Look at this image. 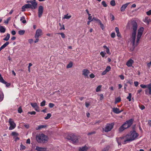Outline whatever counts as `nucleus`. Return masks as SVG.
Instances as JSON below:
<instances>
[{
  "label": "nucleus",
  "instance_id": "43",
  "mask_svg": "<svg viewBox=\"0 0 151 151\" xmlns=\"http://www.w3.org/2000/svg\"><path fill=\"white\" fill-rule=\"evenodd\" d=\"M100 54L103 58H104L105 56V55L106 54V53H104L103 51H102L100 53Z\"/></svg>",
  "mask_w": 151,
  "mask_h": 151
},
{
  "label": "nucleus",
  "instance_id": "1",
  "mask_svg": "<svg viewBox=\"0 0 151 151\" xmlns=\"http://www.w3.org/2000/svg\"><path fill=\"white\" fill-rule=\"evenodd\" d=\"M138 135V134L134 130L130 132L129 134L125 136V139L123 143V144H125L127 142L135 140Z\"/></svg>",
  "mask_w": 151,
  "mask_h": 151
},
{
  "label": "nucleus",
  "instance_id": "24",
  "mask_svg": "<svg viewBox=\"0 0 151 151\" xmlns=\"http://www.w3.org/2000/svg\"><path fill=\"white\" fill-rule=\"evenodd\" d=\"M46 127V126L45 125H40L39 126L37 127L36 128V129L37 130H39L40 129L45 128Z\"/></svg>",
  "mask_w": 151,
  "mask_h": 151
},
{
  "label": "nucleus",
  "instance_id": "61",
  "mask_svg": "<svg viewBox=\"0 0 151 151\" xmlns=\"http://www.w3.org/2000/svg\"><path fill=\"white\" fill-rule=\"evenodd\" d=\"M88 19L89 21H92L93 20V19H92V17L91 16H89L88 17Z\"/></svg>",
  "mask_w": 151,
  "mask_h": 151
},
{
  "label": "nucleus",
  "instance_id": "64",
  "mask_svg": "<svg viewBox=\"0 0 151 151\" xmlns=\"http://www.w3.org/2000/svg\"><path fill=\"white\" fill-rule=\"evenodd\" d=\"M149 90H151V84H149L147 87Z\"/></svg>",
  "mask_w": 151,
  "mask_h": 151
},
{
  "label": "nucleus",
  "instance_id": "60",
  "mask_svg": "<svg viewBox=\"0 0 151 151\" xmlns=\"http://www.w3.org/2000/svg\"><path fill=\"white\" fill-rule=\"evenodd\" d=\"M34 109L37 112H39L40 111L39 107L38 106Z\"/></svg>",
  "mask_w": 151,
  "mask_h": 151
},
{
  "label": "nucleus",
  "instance_id": "45",
  "mask_svg": "<svg viewBox=\"0 0 151 151\" xmlns=\"http://www.w3.org/2000/svg\"><path fill=\"white\" fill-rule=\"evenodd\" d=\"M111 67L110 66H108L106 67L105 70L107 72H108L111 69Z\"/></svg>",
  "mask_w": 151,
  "mask_h": 151
},
{
  "label": "nucleus",
  "instance_id": "5",
  "mask_svg": "<svg viewBox=\"0 0 151 151\" xmlns=\"http://www.w3.org/2000/svg\"><path fill=\"white\" fill-rule=\"evenodd\" d=\"M114 123L107 124L104 128H103V131L108 132L110 131L113 128L114 125Z\"/></svg>",
  "mask_w": 151,
  "mask_h": 151
},
{
  "label": "nucleus",
  "instance_id": "17",
  "mask_svg": "<svg viewBox=\"0 0 151 151\" xmlns=\"http://www.w3.org/2000/svg\"><path fill=\"white\" fill-rule=\"evenodd\" d=\"M129 3H127L122 5L120 9L121 11H124Z\"/></svg>",
  "mask_w": 151,
  "mask_h": 151
},
{
  "label": "nucleus",
  "instance_id": "42",
  "mask_svg": "<svg viewBox=\"0 0 151 151\" xmlns=\"http://www.w3.org/2000/svg\"><path fill=\"white\" fill-rule=\"evenodd\" d=\"M9 44V42H6L2 46L3 47L5 48L7 45H8Z\"/></svg>",
  "mask_w": 151,
  "mask_h": 151
},
{
  "label": "nucleus",
  "instance_id": "22",
  "mask_svg": "<svg viewBox=\"0 0 151 151\" xmlns=\"http://www.w3.org/2000/svg\"><path fill=\"white\" fill-rule=\"evenodd\" d=\"M98 23L100 25V27L101 28L102 30H104V29L105 27L104 24L102 23L100 20H98Z\"/></svg>",
  "mask_w": 151,
  "mask_h": 151
},
{
  "label": "nucleus",
  "instance_id": "55",
  "mask_svg": "<svg viewBox=\"0 0 151 151\" xmlns=\"http://www.w3.org/2000/svg\"><path fill=\"white\" fill-rule=\"evenodd\" d=\"M109 149V147L108 146L104 148L103 151H107V150H108Z\"/></svg>",
  "mask_w": 151,
  "mask_h": 151
},
{
  "label": "nucleus",
  "instance_id": "37",
  "mask_svg": "<svg viewBox=\"0 0 151 151\" xmlns=\"http://www.w3.org/2000/svg\"><path fill=\"white\" fill-rule=\"evenodd\" d=\"M101 4L104 7H106L107 6V5L106 3V2L104 1H102Z\"/></svg>",
  "mask_w": 151,
  "mask_h": 151
},
{
  "label": "nucleus",
  "instance_id": "29",
  "mask_svg": "<svg viewBox=\"0 0 151 151\" xmlns=\"http://www.w3.org/2000/svg\"><path fill=\"white\" fill-rule=\"evenodd\" d=\"M71 15H68V14H67L65 15L64 16V17H63V18L68 19H70V18H71Z\"/></svg>",
  "mask_w": 151,
  "mask_h": 151
},
{
  "label": "nucleus",
  "instance_id": "63",
  "mask_svg": "<svg viewBox=\"0 0 151 151\" xmlns=\"http://www.w3.org/2000/svg\"><path fill=\"white\" fill-rule=\"evenodd\" d=\"M85 105L86 107H88L90 105V104L86 102L85 103Z\"/></svg>",
  "mask_w": 151,
  "mask_h": 151
},
{
  "label": "nucleus",
  "instance_id": "28",
  "mask_svg": "<svg viewBox=\"0 0 151 151\" xmlns=\"http://www.w3.org/2000/svg\"><path fill=\"white\" fill-rule=\"evenodd\" d=\"M102 87L101 85H99L96 88V91L97 92H98L100 91L101 90V88Z\"/></svg>",
  "mask_w": 151,
  "mask_h": 151
},
{
  "label": "nucleus",
  "instance_id": "12",
  "mask_svg": "<svg viewBox=\"0 0 151 151\" xmlns=\"http://www.w3.org/2000/svg\"><path fill=\"white\" fill-rule=\"evenodd\" d=\"M90 73V71L88 69H84L82 70V74L85 78H88V74Z\"/></svg>",
  "mask_w": 151,
  "mask_h": 151
},
{
  "label": "nucleus",
  "instance_id": "58",
  "mask_svg": "<svg viewBox=\"0 0 151 151\" xmlns=\"http://www.w3.org/2000/svg\"><path fill=\"white\" fill-rule=\"evenodd\" d=\"M134 83L135 86L136 87H137L139 83L137 81H134Z\"/></svg>",
  "mask_w": 151,
  "mask_h": 151
},
{
  "label": "nucleus",
  "instance_id": "3",
  "mask_svg": "<svg viewBox=\"0 0 151 151\" xmlns=\"http://www.w3.org/2000/svg\"><path fill=\"white\" fill-rule=\"evenodd\" d=\"M133 120L130 119L125 122L119 129L120 132H122L125 129L130 127L133 123Z\"/></svg>",
  "mask_w": 151,
  "mask_h": 151
},
{
  "label": "nucleus",
  "instance_id": "50",
  "mask_svg": "<svg viewBox=\"0 0 151 151\" xmlns=\"http://www.w3.org/2000/svg\"><path fill=\"white\" fill-rule=\"evenodd\" d=\"M116 35L114 32H113L111 33V37L112 38H114L115 37Z\"/></svg>",
  "mask_w": 151,
  "mask_h": 151
},
{
  "label": "nucleus",
  "instance_id": "18",
  "mask_svg": "<svg viewBox=\"0 0 151 151\" xmlns=\"http://www.w3.org/2000/svg\"><path fill=\"white\" fill-rule=\"evenodd\" d=\"M35 149L38 151H46L47 150V148L45 147H41L38 146H37Z\"/></svg>",
  "mask_w": 151,
  "mask_h": 151
},
{
  "label": "nucleus",
  "instance_id": "49",
  "mask_svg": "<svg viewBox=\"0 0 151 151\" xmlns=\"http://www.w3.org/2000/svg\"><path fill=\"white\" fill-rule=\"evenodd\" d=\"M146 14L147 15L150 16L151 15V10H149L148 11L146 12Z\"/></svg>",
  "mask_w": 151,
  "mask_h": 151
},
{
  "label": "nucleus",
  "instance_id": "23",
  "mask_svg": "<svg viewBox=\"0 0 151 151\" xmlns=\"http://www.w3.org/2000/svg\"><path fill=\"white\" fill-rule=\"evenodd\" d=\"M20 20L23 24L25 23L26 22V20L24 16H22L21 17Z\"/></svg>",
  "mask_w": 151,
  "mask_h": 151
},
{
  "label": "nucleus",
  "instance_id": "40",
  "mask_svg": "<svg viewBox=\"0 0 151 151\" xmlns=\"http://www.w3.org/2000/svg\"><path fill=\"white\" fill-rule=\"evenodd\" d=\"M22 111H23L21 107H19L18 109V112L19 113H21L22 112Z\"/></svg>",
  "mask_w": 151,
  "mask_h": 151
},
{
  "label": "nucleus",
  "instance_id": "41",
  "mask_svg": "<svg viewBox=\"0 0 151 151\" xmlns=\"http://www.w3.org/2000/svg\"><path fill=\"white\" fill-rule=\"evenodd\" d=\"M45 103L46 101L45 100L43 101L41 103L40 106H45Z\"/></svg>",
  "mask_w": 151,
  "mask_h": 151
},
{
  "label": "nucleus",
  "instance_id": "54",
  "mask_svg": "<svg viewBox=\"0 0 151 151\" xmlns=\"http://www.w3.org/2000/svg\"><path fill=\"white\" fill-rule=\"evenodd\" d=\"M4 84L6 85V87H9L10 85V83H7L6 81H5V83H4Z\"/></svg>",
  "mask_w": 151,
  "mask_h": 151
},
{
  "label": "nucleus",
  "instance_id": "20",
  "mask_svg": "<svg viewBox=\"0 0 151 151\" xmlns=\"http://www.w3.org/2000/svg\"><path fill=\"white\" fill-rule=\"evenodd\" d=\"M6 29L5 27L3 26L0 25V32L1 33H4L5 32Z\"/></svg>",
  "mask_w": 151,
  "mask_h": 151
},
{
  "label": "nucleus",
  "instance_id": "30",
  "mask_svg": "<svg viewBox=\"0 0 151 151\" xmlns=\"http://www.w3.org/2000/svg\"><path fill=\"white\" fill-rule=\"evenodd\" d=\"M30 104L31 106L34 108L38 106L36 103H31Z\"/></svg>",
  "mask_w": 151,
  "mask_h": 151
},
{
  "label": "nucleus",
  "instance_id": "62",
  "mask_svg": "<svg viewBox=\"0 0 151 151\" xmlns=\"http://www.w3.org/2000/svg\"><path fill=\"white\" fill-rule=\"evenodd\" d=\"M111 21H112L114 20V16L113 15L111 14Z\"/></svg>",
  "mask_w": 151,
  "mask_h": 151
},
{
  "label": "nucleus",
  "instance_id": "13",
  "mask_svg": "<svg viewBox=\"0 0 151 151\" xmlns=\"http://www.w3.org/2000/svg\"><path fill=\"white\" fill-rule=\"evenodd\" d=\"M42 35V30L40 29H37L36 31V34L35 35V38H38L39 37Z\"/></svg>",
  "mask_w": 151,
  "mask_h": 151
},
{
  "label": "nucleus",
  "instance_id": "34",
  "mask_svg": "<svg viewBox=\"0 0 151 151\" xmlns=\"http://www.w3.org/2000/svg\"><path fill=\"white\" fill-rule=\"evenodd\" d=\"M0 82L3 83H5V81L4 80L1 75L0 76Z\"/></svg>",
  "mask_w": 151,
  "mask_h": 151
},
{
  "label": "nucleus",
  "instance_id": "35",
  "mask_svg": "<svg viewBox=\"0 0 151 151\" xmlns=\"http://www.w3.org/2000/svg\"><path fill=\"white\" fill-rule=\"evenodd\" d=\"M110 4L112 6H114L116 4L115 1L114 0H111L110 1Z\"/></svg>",
  "mask_w": 151,
  "mask_h": 151
},
{
  "label": "nucleus",
  "instance_id": "14",
  "mask_svg": "<svg viewBox=\"0 0 151 151\" xmlns=\"http://www.w3.org/2000/svg\"><path fill=\"white\" fill-rule=\"evenodd\" d=\"M31 9V4H28L23 6L22 8V11L24 12L26 11V9Z\"/></svg>",
  "mask_w": 151,
  "mask_h": 151
},
{
  "label": "nucleus",
  "instance_id": "44",
  "mask_svg": "<svg viewBox=\"0 0 151 151\" xmlns=\"http://www.w3.org/2000/svg\"><path fill=\"white\" fill-rule=\"evenodd\" d=\"M54 106V104L53 103H50L49 104V106L50 108H52Z\"/></svg>",
  "mask_w": 151,
  "mask_h": 151
},
{
  "label": "nucleus",
  "instance_id": "32",
  "mask_svg": "<svg viewBox=\"0 0 151 151\" xmlns=\"http://www.w3.org/2000/svg\"><path fill=\"white\" fill-rule=\"evenodd\" d=\"M73 63L72 62H70V63L67 66V68H70L72 67L73 66Z\"/></svg>",
  "mask_w": 151,
  "mask_h": 151
},
{
  "label": "nucleus",
  "instance_id": "53",
  "mask_svg": "<svg viewBox=\"0 0 151 151\" xmlns=\"http://www.w3.org/2000/svg\"><path fill=\"white\" fill-rule=\"evenodd\" d=\"M93 73H91L89 75V77L92 78H93L95 77Z\"/></svg>",
  "mask_w": 151,
  "mask_h": 151
},
{
  "label": "nucleus",
  "instance_id": "52",
  "mask_svg": "<svg viewBox=\"0 0 151 151\" xmlns=\"http://www.w3.org/2000/svg\"><path fill=\"white\" fill-rule=\"evenodd\" d=\"M106 53L108 54H110V51H109V48L108 47V48H106Z\"/></svg>",
  "mask_w": 151,
  "mask_h": 151
},
{
  "label": "nucleus",
  "instance_id": "9",
  "mask_svg": "<svg viewBox=\"0 0 151 151\" xmlns=\"http://www.w3.org/2000/svg\"><path fill=\"white\" fill-rule=\"evenodd\" d=\"M31 9H36L37 6L38 4L36 1V0H31Z\"/></svg>",
  "mask_w": 151,
  "mask_h": 151
},
{
  "label": "nucleus",
  "instance_id": "36",
  "mask_svg": "<svg viewBox=\"0 0 151 151\" xmlns=\"http://www.w3.org/2000/svg\"><path fill=\"white\" fill-rule=\"evenodd\" d=\"M10 19L11 18L10 17H9L6 20L4 21V23L6 24H8L10 20Z\"/></svg>",
  "mask_w": 151,
  "mask_h": 151
},
{
  "label": "nucleus",
  "instance_id": "48",
  "mask_svg": "<svg viewBox=\"0 0 151 151\" xmlns=\"http://www.w3.org/2000/svg\"><path fill=\"white\" fill-rule=\"evenodd\" d=\"M28 113L31 115H35L36 114V112L35 111H32V112H29Z\"/></svg>",
  "mask_w": 151,
  "mask_h": 151
},
{
  "label": "nucleus",
  "instance_id": "7",
  "mask_svg": "<svg viewBox=\"0 0 151 151\" xmlns=\"http://www.w3.org/2000/svg\"><path fill=\"white\" fill-rule=\"evenodd\" d=\"M67 139L71 140L73 143L78 142L77 137L73 134H70L67 137Z\"/></svg>",
  "mask_w": 151,
  "mask_h": 151
},
{
  "label": "nucleus",
  "instance_id": "2",
  "mask_svg": "<svg viewBox=\"0 0 151 151\" xmlns=\"http://www.w3.org/2000/svg\"><path fill=\"white\" fill-rule=\"evenodd\" d=\"M133 32L132 33L131 41L133 45H135L136 31L137 28V25L136 22L133 21L132 22Z\"/></svg>",
  "mask_w": 151,
  "mask_h": 151
},
{
  "label": "nucleus",
  "instance_id": "47",
  "mask_svg": "<svg viewBox=\"0 0 151 151\" xmlns=\"http://www.w3.org/2000/svg\"><path fill=\"white\" fill-rule=\"evenodd\" d=\"M139 108L142 110H143L145 109V106L143 105L139 106Z\"/></svg>",
  "mask_w": 151,
  "mask_h": 151
},
{
  "label": "nucleus",
  "instance_id": "8",
  "mask_svg": "<svg viewBox=\"0 0 151 151\" xmlns=\"http://www.w3.org/2000/svg\"><path fill=\"white\" fill-rule=\"evenodd\" d=\"M8 122L10 125V126L9 127V130H12L14 129L16 127V124L13 120L10 118L9 119Z\"/></svg>",
  "mask_w": 151,
  "mask_h": 151
},
{
  "label": "nucleus",
  "instance_id": "26",
  "mask_svg": "<svg viewBox=\"0 0 151 151\" xmlns=\"http://www.w3.org/2000/svg\"><path fill=\"white\" fill-rule=\"evenodd\" d=\"M121 101V99L120 97H118L117 98H116L115 99V103L116 104L119 102H120Z\"/></svg>",
  "mask_w": 151,
  "mask_h": 151
},
{
  "label": "nucleus",
  "instance_id": "38",
  "mask_svg": "<svg viewBox=\"0 0 151 151\" xmlns=\"http://www.w3.org/2000/svg\"><path fill=\"white\" fill-rule=\"evenodd\" d=\"M25 148L26 147L22 144L20 145V150H25Z\"/></svg>",
  "mask_w": 151,
  "mask_h": 151
},
{
  "label": "nucleus",
  "instance_id": "33",
  "mask_svg": "<svg viewBox=\"0 0 151 151\" xmlns=\"http://www.w3.org/2000/svg\"><path fill=\"white\" fill-rule=\"evenodd\" d=\"M51 116V114L50 113L47 114V116L45 118V119H49Z\"/></svg>",
  "mask_w": 151,
  "mask_h": 151
},
{
  "label": "nucleus",
  "instance_id": "31",
  "mask_svg": "<svg viewBox=\"0 0 151 151\" xmlns=\"http://www.w3.org/2000/svg\"><path fill=\"white\" fill-rule=\"evenodd\" d=\"M25 31L24 30H19L18 32L19 34L20 35H23L25 33Z\"/></svg>",
  "mask_w": 151,
  "mask_h": 151
},
{
  "label": "nucleus",
  "instance_id": "25",
  "mask_svg": "<svg viewBox=\"0 0 151 151\" xmlns=\"http://www.w3.org/2000/svg\"><path fill=\"white\" fill-rule=\"evenodd\" d=\"M10 34L9 33L7 34L6 36L3 39V40L5 41H7L10 38Z\"/></svg>",
  "mask_w": 151,
  "mask_h": 151
},
{
  "label": "nucleus",
  "instance_id": "27",
  "mask_svg": "<svg viewBox=\"0 0 151 151\" xmlns=\"http://www.w3.org/2000/svg\"><path fill=\"white\" fill-rule=\"evenodd\" d=\"M132 98V94L130 93H129V96L127 97V99H128L129 101H131Z\"/></svg>",
  "mask_w": 151,
  "mask_h": 151
},
{
  "label": "nucleus",
  "instance_id": "57",
  "mask_svg": "<svg viewBox=\"0 0 151 151\" xmlns=\"http://www.w3.org/2000/svg\"><path fill=\"white\" fill-rule=\"evenodd\" d=\"M95 133L96 132H95V131H93V132H90L88 133V135H91V134H95Z\"/></svg>",
  "mask_w": 151,
  "mask_h": 151
},
{
  "label": "nucleus",
  "instance_id": "19",
  "mask_svg": "<svg viewBox=\"0 0 151 151\" xmlns=\"http://www.w3.org/2000/svg\"><path fill=\"white\" fill-rule=\"evenodd\" d=\"M88 148L86 146H85L79 148V151H86L88 149Z\"/></svg>",
  "mask_w": 151,
  "mask_h": 151
},
{
  "label": "nucleus",
  "instance_id": "4",
  "mask_svg": "<svg viewBox=\"0 0 151 151\" xmlns=\"http://www.w3.org/2000/svg\"><path fill=\"white\" fill-rule=\"evenodd\" d=\"M47 137L43 134H39L36 136V140L39 143H44L47 140Z\"/></svg>",
  "mask_w": 151,
  "mask_h": 151
},
{
  "label": "nucleus",
  "instance_id": "56",
  "mask_svg": "<svg viewBox=\"0 0 151 151\" xmlns=\"http://www.w3.org/2000/svg\"><path fill=\"white\" fill-rule=\"evenodd\" d=\"M100 100H102L104 99V96L103 94H101L100 95Z\"/></svg>",
  "mask_w": 151,
  "mask_h": 151
},
{
  "label": "nucleus",
  "instance_id": "39",
  "mask_svg": "<svg viewBox=\"0 0 151 151\" xmlns=\"http://www.w3.org/2000/svg\"><path fill=\"white\" fill-rule=\"evenodd\" d=\"M12 136H17L19 135V134L15 132H12Z\"/></svg>",
  "mask_w": 151,
  "mask_h": 151
},
{
  "label": "nucleus",
  "instance_id": "46",
  "mask_svg": "<svg viewBox=\"0 0 151 151\" xmlns=\"http://www.w3.org/2000/svg\"><path fill=\"white\" fill-rule=\"evenodd\" d=\"M58 34L61 35L62 37L63 38H65V35L63 33H59Z\"/></svg>",
  "mask_w": 151,
  "mask_h": 151
},
{
  "label": "nucleus",
  "instance_id": "15",
  "mask_svg": "<svg viewBox=\"0 0 151 151\" xmlns=\"http://www.w3.org/2000/svg\"><path fill=\"white\" fill-rule=\"evenodd\" d=\"M113 111L115 113L119 114L123 111V110H119V109L117 108H113L112 109Z\"/></svg>",
  "mask_w": 151,
  "mask_h": 151
},
{
  "label": "nucleus",
  "instance_id": "21",
  "mask_svg": "<svg viewBox=\"0 0 151 151\" xmlns=\"http://www.w3.org/2000/svg\"><path fill=\"white\" fill-rule=\"evenodd\" d=\"M150 21V19L149 18L147 17H146L145 19H143V21L147 23V24H148L149 23Z\"/></svg>",
  "mask_w": 151,
  "mask_h": 151
},
{
  "label": "nucleus",
  "instance_id": "10",
  "mask_svg": "<svg viewBox=\"0 0 151 151\" xmlns=\"http://www.w3.org/2000/svg\"><path fill=\"white\" fill-rule=\"evenodd\" d=\"M125 139V136L122 137L116 138V140L119 145H121V143L123 144L124 140Z\"/></svg>",
  "mask_w": 151,
  "mask_h": 151
},
{
  "label": "nucleus",
  "instance_id": "11",
  "mask_svg": "<svg viewBox=\"0 0 151 151\" xmlns=\"http://www.w3.org/2000/svg\"><path fill=\"white\" fill-rule=\"evenodd\" d=\"M43 7L42 6H40L39 7L38 9V16L39 18L41 17L43 14Z\"/></svg>",
  "mask_w": 151,
  "mask_h": 151
},
{
  "label": "nucleus",
  "instance_id": "16",
  "mask_svg": "<svg viewBox=\"0 0 151 151\" xmlns=\"http://www.w3.org/2000/svg\"><path fill=\"white\" fill-rule=\"evenodd\" d=\"M134 62L133 60L131 59H130L127 62L126 65L128 67H131L132 66V64Z\"/></svg>",
  "mask_w": 151,
  "mask_h": 151
},
{
  "label": "nucleus",
  "instance_id": "59",
  "mask_svg": "<svg viewBox=\"0 0 151 151\" xmlns=\"http://www.w3.org/2000/svg\"><path fill=\"white\" fill-rule=\"evenodd\" d=\"M140 87L143 88H146V86L145 85H143V84H141L140 85Z\"/></svg>",
  "mask_w": 151,
  "mask_h": 151
},
{
  "label": "nucleus",
  "instance_id": "51",
  "mask_svg": "<svg viewBox=\"0 0 151 151\" xmlns=\"http://www.w3.org/2000/svg\"><path fill=\"white\" fill-rule=\"evenodd\" d=\"M119 77L122 80H124V76L122 75H119Z\"/></svg>",
  "mask_w": 151,
  "mask_h": 151
},
{
  "label": "nucleus",
  "instance_id": "6",
  "mask_svg": "<svg viewBox=\"0 0 151 151\" xmlns=\"http://www.w3.org/2000/svg\"><path fill=\"white\" fill-rule=\"evenodd\" d=\"M144 28L143 27H140L138 30V32L137 36V39L136 42V45H137L139 43V40L142 35L143 32Z\"/></svg>",
  "mask_w": 151,
  "mask_h": 151
}]
</instances>
